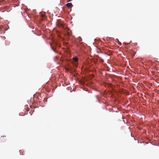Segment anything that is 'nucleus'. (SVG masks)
Instances as JSON below:
<instances>
[{"instance_id": "nucleus-3", "label": "nucleus", "mask_w": 159, "mask_h": 159, "mask_svg": "<svg viewBox=\"0 0 159 159\" xmlns=\"http://www.w3.org/2000/svg\"><path fill=\"white\" fill-rule=\"evenodd\" d=\"M99 60H100V62H103L104 61H103V59H102L101 57H100V58L99 57Z\"/></svg>"}, {"instance_id": "nucleus-5", "label": "nucleus", "mask_w": 159, "mask_h": 159, "mask_svg": "<svg viewBox=\"0 0 159 159\" xmlns=\"http://www.w3.org/2000/svg\"><path fill=\"white\" fill-rule=\"evenodd\" d=\"M66 70L68 71H70V68H67L66 69Z\"/></svg>"}, {"instance_id": "nucleus-8", "label": "nucleus", "mask_w": 159, "mask_h": 159, "mask_svg": "<svg viewBox=\"0 0 159 159\" xmlns=\"http://www.w3.org/2000/svg\"><path fill=\"white\" fill-rule=\"evenodd\" d=\"M52 48L53 49V50L55 52H56L55 51V49H53V48Z\"/></svg>"}, {"instance_id": "nucleus-7", "label": "nucleus", "mask_w": 159, "mask_h": 159, "mask_svg": "<svg viewBox=\"0 0 159 159\" xmlns=\"http://www.w3.org/2000/svg\"><path fill=\"white\" fill-rule=\"evenodd\" d=\"M79 39H80V41H81L82 40V39H81V38H79Z\"/></svg>"}, {"instance_id": "nucleus-4", "label": "nucleus", "mask_w": 159, "mask_h": 159, "mask_svg": "<svg viewBox=\"0 0 159 159\" xmlns=\"http://www.w3.org/2000/svg\"><path fill=\"white\" fill-rule=\"evenodd\" d=\"M41 15L43 17H44L45 16V15L43 14H42Z\"/></svg>"}, {"instance_id": "nucleus-6", "label": "nucleus", "mask_w": 159, "mask_h": 159, "mask_svg": "<svg viewBox=\"0 0 159 159\" xmlns=\"http://www.w3.org/2000/svg\"><path fill=\"white\" fill-rule=\"evenodd\" d=\"M74 64H75V66H76V67H77V64H76V63H74Z\"/></svg>"}, {"instance_id": "nucleus-9", "label": "nucleus", "mask_w": 159, "mask_h": 159, "mask_svg": "<svg viewBox=\"0 0 159 159\" xmlns=\"http://www.w3.org/2000/svg\"><path fill=\"white\" fill-rule=\"evenodd\" d=\"M96 98H97V99H98V96H96Z\"/></svg>"}, {"instance_id": "nucleus-1", "label": "nucleus", "mask_w": 159, "mask_h": 159, "mask_svg": "<svg viewBox=\"0 0 159 159\" xmlns=\"http://www.w3.org/2000/svg\"><path fill=\"white\" fill-rule=\"evenodd\" d=\"M67 7L68 8L71 7L72 6V5L71 3H68L66 4Z\"/></svg>"}, {"instance_id": "nucleus-2", "label": "nucleus", "mask_w": 159, "mask_h": 159, "mask_svg": "<svg viewBox=\"0 0 159 159\" xmlns=\"http://www.w3.org/2000/svg\"><path fill=\"white\" fill-rule=\"evenodd\" d=\"M73 59L75 62H77L78 61V58L77 57H74Z\"/></svg>"}]
</instances>
